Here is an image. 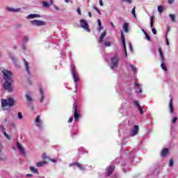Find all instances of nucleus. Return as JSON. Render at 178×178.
I'll return each mask as SVG.
<instances>
[{
	"mask_svg": "<svg viewBox=\"0 0 178 178\" xmlns=\"http://www.w3.org/2000/svg\"><path fill=\"white\" fill-rule=\"evenodd\" d=\"M93 9H95V10H96V12L99 10V9H98V8H97L96 6H93Z\"/></svg>",
	"mask_w": 178,
	"mask_h": 178,
	"instance_id": "nucleus-52",
	"label": "nucleus"
},
{
	"mask_svg": "<svg viewBox=\"0 0 178 178\" xmlns=\"http://www.w3.org/2000/svg\"><path fill=\"white\" fill-rule=\"evenodd\" d=\"M131 13L134 15V17L136 19L137 17V15H136V7H134V8L131 10Z\"/></svg>",
	"mask_w": 178,
	"mask_h": 178,
	"instance_id": "nucleus-32",
	"label": "nucleus"
},
{
	"mask_svg": "<svg viewBox=\"0 0 178 178\" xmlns=\"http://www.w3.org/2000/svg\"><path fill=\"white\" fill-rule=\"evenodd\" d=\"M1 73L3 74V79L5 80V82L3 83V87L6 91H8V92H12L13 91V73L12 72L1 68Z\"/></svg>",
	"mask_w": 178,
	"mask_h": 178,
	"instance_id": "nucleus-1",
	"label": "nucleus"
},
{
	"mask_svg": "<svg viewBox=\"0 0 178 178\" xmlns=\"http://www.w3.org/2000/svg\"><path fill=\"white\" fill-rule=\"evenodd\" d=\"M98 26H102V22H101V19H97Z\"/></svg>",
	"mask_w": 178,
	"mask_h": 178,
	"instance_id": "nucleus-43",
	"label": "nucleus"
},
{
	"mask_svg": "<svg viewBox=\"0 0 178 178\" xmlns=\"http://www.w3.org/2000/svg\"><path fill=\"white\" fill-rule=\"evenodd\" d=\"M77 13H79V15H81V10H80V8H77Z\"/></svg>",
	"mask_w": 178,
	"mask_h": 178,
	"instance_id": "nucleus-45",
	"label": "nucleus"
},
{
	"mask_svg": "<svg viewBox=\"0 0 178 178\" xmlns=\"http://www.w3.org/2000/svg\"><path fill=\"white\" fill-rule=\"evenodd\" d=\"M80 24L81 27H82L83 30H86V31H88V33H90L91 31V30L88 28V23H87L86 19H81Z\"/></svg>",
	"mask_w": 178,
	"mask_h": 178,
	"instance_id": "nucleus-7",
	"label": "nucleus"
},
{
	"mask_svg": "<svg viewBox=\"0 0 178 178\" xmlns=\"http://www.w3.org/2000/svg\"><path fill=\"white\" fill-rule=\"evenodd\" d=\"M44 165H47V161H40L36 163V166H38V168H41L44 166Z\"/></svg>",
	"mask_w": 178,
	"mask_h": 178,
	"instance_id": "nucleus-25",
	"label": "nucleus"
},
{
	"mask_svg": "<svg viewBox=\"0 0 178 178\" xmlns=\"http://www.w3.org/2000/svg\"><path fill=\"white\" fill-rule=\"evenodd\" d=\"M129 48L131 49V51L133 52V47L131 46V43L129 44Z\"/></svg>",
	"mask_w": 178,
	"mask_h": 178,
	"instance_id": "nucleus-50",
	"label": "nucleus"
},
{
	"mask_svg": "<svg viewBox=\"0 0 178 178\" xmlns=\"http://www.w3.org/2000/svg\"><path fill=\"white\" fill-rule=\"evenodd\" d=\"M176 122H177V117H175L172 120V123H176Z\"/></svg>",
	"mask_w": 178,
	"mask_h": 178,
	"instance_id": "nucleus-40",
	"label": "nucleus"
},
{
	"mask_svg": "<svg viewBox=\"0 0 178 178\" xmlns=\"http://www.w3.org/2000/svg\"><path fill=\"white\" fill-rule=\"evenodd\" d=\"M154 19H155L154 16L151 17V21H150V28L152 29L154 27Z\"/></svg>",
	"mask_w": 178,
	"mask_h": 178,
	"instance_id": "nucleus-30",
	"label": "nucleus"
},
{
	"mask_svg": "<svg viewBox=\"0 0 178 178\" xmlns=\"http://www.w3.org/2000/svg\"><path fill=\"white\" fill-rule=\"evenodd\" d=\"M101 30H104V26H99V31H101Z\"/></svg>",
	"mask_w": 178,
	"mask_h": 178,
	"instance_id": "nucleus-47",
	"label": "nucleus"
},
{
	"mask_svg": "<svg viewBox=\"0 0 178 178\" xmlns=\"http://www.w3.org/2000/svg\"><path fill=\"white\" fill-rule=\"evenodd\" d=\"M22 48H23L24 51H26V46L24 45V46L22 47Z\"/></svg>",
	"mask_w": 178,
	"mask_h": 178,
	"instance_id": "nucleus-61",
	"label": "nucleus"
},
{
	"mask_svg": "<svg viewBox=\"0 0 178 178\" xmlns=\"http://www.w3.org/2000/svg\"><path fill=\"white\" fill-rule=\"evenodd\" d=\"M50 161H51L52 162H54V163H56V160L55 159H49Z\"/></svg>",
	"mask_w": 178,
	"mask_h": 178,
	"instance_id": "nucleus-54",
	"label": "nucleus"
},
{
	"mask_svg": "<svg viewBox=\"0 0 178 178\" xmlns=\"http://www.w3.org/2000/svg\"><path fill=\"white\" fill-rule=\"evenodd\" d=\"M24 66H25V69L27 72V74H29V76L31 75V72H30V65L29 64V62H27L26 60V59H24Z\"/></svg>",
	"mask_w": 178,
	"mask_h": 178,
	"instance_id": "nucleus-13",
	"label": "nucleus"
},
{
	"mask_svg": "<svg viewBox=\"0 0 178 178\" xmlns=\"http://www.w3.org/2000/svg\"><path fill=\"white\" fill-rule=\"evenodd\" d=\"M35 123H38L37 124V126L38 127H41L42 124V122H41V120H40V115H37L35 120Z\"/></svg>",
	"mask_w": 178,
	"mask_h": 178,
	"instance_id": "nucleus-18",
	"label": "nucleus"
},
{
	"mask_svg": "<svg viewBox=\"0 0 178 178\" xmlns=\"http://www.w3.org/2000/svg\"><path fill=\"white\" fill-rule=\"evenodd\" d=\"M54 4V0H50L49 3L44 1H42V6L43 8H49V6H51V5Z\"/></svg>",
	"mask_w": 178,
	"mask_h": 178,
	"instance_id": "nucleus-16",
	"label": "nucleus"
},
{
	"mask_svg": "<svg viewBox=\"0 0 178 178\" xmlns=\"http://www.w3.org/2000/svg\"><path fill=\"white\" fill-rule=\"evenodd\" d=\"M17 147L19 152L21 154H22V155H24V156H26V151H24V148H23V147L20 145V143L19 142L17 143Z\"/></svg>",
	"mask_w": 178,
	"mask_h": 178,
	"instance_id": "nucleus-11",
	"label": "nucleus"
},
{
	"mask_svg": "<svg viewBox=\"0 0 178 178\" xmlns=\"http://www.w3.org/2000/svg\"><path fill=\"white\" fill-rule=\"evenodd\" d=\"M169 166H170V167L173 166V159H170V160Z\"/></svg>",
	"mask_w": 178,
	"mask_h": 178,
	"instance_id": "nucleus-39",
	"label": "nucleus"
},
{
	"mask_svg": "<svg viewBox=\"0 0 178 178\" xmlns=\"http://www.w3.org/2000/svg\"><path fill=\"white\" fill-rule=\"evenodd\" d=\"M122 2H127V3H131V0H122Z\"/></svg>",
	"mask_w": 178,
	"mask_h": 178,
	"instance_id": "nucleus-42",
	"label": "nucleus"
},
{
	"mask_svg": "<svg viewBox=\"0 0 178 178\" xmlns=\"http://www.w3.org/2000/svg\"><path fill=\"white\" fill-rule=\"evenodd\" d=\"M167 44L169 45V40H168V39H167Z\"/></svg>",
	"mask_w": 178,
	"mask_h": 178,
	"instance_id": "nucleus-64",
	"label": "nucleus"
},
{
	"mask_svg": "<svg viewBox=\"0 0 178 178\" xmlns=\"http://www.w3.org/2000/svg\"><path fill=\"white\" fill-rule=\"evenodd\" d=\"M111 24L112 27H113V29H115V25L113 24V22H111Z\"/></svg>",
	"mask_w": 178,
	"mask_h": 178,
	"instance_id": "nucleus-58",
	"label": "nucleus"
},
{
	"mask_svg": "<svg viewBox=\"0 0 178 178\" xmlns=\"http://www.w3.org/2000/svg\"><path fill=\"white\" fill-rule=\"evenodd\" d=\"M29 169L33 172V173H36L37 175H38V169L34 168L33 166H31Z\"/></svg>",
	"mask_w": 178,
	"mask_h": 178,
	"instance_id": "nucleus-27",
	"label": "nucleus"
},
{
	"mask_svg": "<svg viewBox=\"0 0 178 178\" xmlns=\"http://www.w3.org/2000/svg\"><path fill=\"white\" fill-rule=\"evenodd\" d=\"M16 26L17 27H22V25L21 24H17Z\"/></svg>",
	"mask_w": 178,
	"mask_h": 178,
	"instance_id": "nucleus-62",
	"label": "nucleus"
},
{
	"mask_svg": "<svg viewBox=\"0 0 178 178\" xmlns=\"http://www.w3.org/2000/svg\"><path fill=\"white\" fill-rule=\"evenodd\" d=\"M40 102H43L44 99L45 98V97L44 96V90L42 89V88H40Z\"/></svg>",
	"mask_w": 178,
	"mask_h": 178,
	"instance_id": "nucleus-19",
	"label": "nucleus"
},
{
	"mask_svg": "<svg viewBox=\"0 0 178 178\" xmlns=\"http://www.w3.org/2000/svg\"><path fill=\"white\" fill-rule=\"evenodd\" d=\"M3 134H4L6 138H7V140H10V136H9V135L6 132H4Z\"/></svg>",
	"mask_w": 178,
	"mask_h": 178,
	"instance_id": "nucleus-37",
	"label": "nucleus"
},
{
	"mask_svg": "<svg viewBox=\"0 0 178 178\" xmlns=\"http://www.w3.org/2000/svg\"><path fill=\"white\" fill-rule=\"evenodd\" d=\"M135 88L136 90H138L139 94H141V92H143V90L141 89V86H140V83L136 82L135 83Z\"/></svg>",
	"mask_w": 178,
	"mask_h": 178,
	"instance_id": "nucleus-21",
	"label": "nucleus"
},
{
	"mask_svg": "<svg viewBox=\"0 0 178 178\" xmlns=\"http://www.w3.org/2000/svg\"><path fill=\"white\" fill-rule=\"evenodd\" d=\"M26 99L28 102H33V97L30 95H26Z\"/></svg>",
	"mask_w": 178,
	"mask_h": 178,
	"instance_id": "nucleus-28",
	"label": "nucleus"
},
{
	"mask_svg": "<svg viewBox=\"0 0 178 178\" xmlns=\"http://www.w3.org/2000/svg\"><path fill=\"white\" fill-rule=\"evenodd\" d=\"M168 154H169V149L168 148L163 149L161 152V156H165V155H168Z\"/></svg>",
	"mask_w": 178,
	"mask_h": 178,
	"instance_id": "nucleus-22",
	"label": "nucleus"
},
{
	"mask_svg": "<svg viewBox=\"0 0 178 178\" xmlns=\"http://www.w3.org/2000/svg\"><path fill=\"white\" fill-rule=\"evenodd\" d=\"M121 40L122 41V45L124 49L125 58H127V49H126V39L124 38V34H123V31H121Z\"/></svg>",
	"mask_w": 178,
	"mask_h": 178,
	"instance_id": "nucleus-8",
	"label": "nucleus"
},
{
	"mask_svg": "<svg viewBox=\"0 0 178 178\" xmlns=\"http://www.w3.org/2000/svg\"><path fill=\"white\" fill-rule=\"evenodd\" d=\"M104 45H105V47H111V42H106L104 43Z\"/></svg>",
	"mask_w": 178,
	"mask_h": 178,
	"instance_id": "nucleus-41",
	"label": "nucleus"
},
{
	"mask_svg": "<svg viewBox=\"0 0 178 178\" xmlns=\"http://www.w3.org/2000/svg\"><path fill=\"white\" fill-rule=\"evenodd\" d=\"M18 118L19 119H23V114H22V112L18 113Z\"/></svg>",
	"mask_w": 178,
	"mask_h": 178,
	"instance_id": "nucleus-38",
	"label": "nucleus"
},
{
	"mask_svg": "<svg viewBox=\"0 0 178 178\" xmlns=\"http://www.w3.org/2000/svg\"><path fill=\"white\" fill-rule=\"evenodd\" d=\"M54 9H56V10H59V8L54 6Z\"/></svg>",
	"mask_w": 178,
	"mask_h": 178,
	"instance_id": "nucleus-59",
	"label": "nucleus"
},
{
	"mask_svg": "<svg viewBox=\"0 0 178 178\" xmlns=\"http://www.w3.org/2000/svg\"><path fill=\"white\" fill-rule=\"evenodd\" d=\"M2 154V145H0V154Z\"/></svg>",
	"mask_w": 178,
	"mask_h": 178,
	"instance_id": "nucleus-55",
	"label": "nucleus"
},
{
	"mask_svg": "<svg viewBox=\"0 0 178 178\" xmlns=\"http://www.w3.org/2000/svg\"><path fill=\"white\" fill-rule=\"evenodd\" d=\"M81 118L80 112L79 111V107L77 106V103H75L74 108V119L75 122H78L79 119Z\"/></svg>",
	"mask_w": 178,
	"mask_h": 178,
	"instance_id": "nucleus-6",
	"label": "nucleus"
},
{
	"mask_svg": "<svg viewBox=\"0 0 178 178\" xmlns=\"http://www.w3.org/2000/svg\"><path fill=\"white\" fill-rule=\"evenodd\" d=\"M170 113L173 115V99L171 97L169 103Z\"/></svg>",
	"mask_w": 178,
	"mask_h": 178,
	"instance_id": "nucleus-17",
	"label": "nucleus"
},
{
	"mask_svg": "<svg viewBox=\"0 0 178 178\" xmlns=\"http://www.w3.org/2000/svg\"><path fill=\"white\" fill-rule=\"evenodd\" d=\"M123 29L125 33H129V23H127V22L124 23Z\"/></svg>",
	"mask_w": 178,
	"mask_h": 178,
	"instance_id": "nucleus-23",
	"label": "nucleus"
},
{
	"mask_svg": "<svg viewBox=\"0 0 178 178\" xmlns=\"http://www.w3.org/2000/svg\"><path fill=\"white\" fill-rule=\"evenodd\" d=\"M31 23L33 26H45V24H47V22L44 21L37 20V19L31 21Z\"/></svg>",
	"mask_w": 178,
	"mask_h": 178,
	"instance_id": "nucleus-9",
	"label": "nucleus"
},
{
	"mask_svg": "<svg viewBox=\"0 0 178 178\" xmlns=\"http://www.w3.org/2000/svg\"><path fill=\"white\" fill-rule=\"evenodd\" d=\"M119 62H120V57L118 53H115L113 57L111 58L110 68L112 70L119 67Z\"/></svg>",
	"mask_w": 178,
	"mask_h": 178,
	"instance_id": "nucleus-2",
	"label": "nucleus"
},
{
	"mask_svg": "<svg viewBox=\"0 0 178 178\" xmlns=\"http://www.w3.org/2000/svg\"><path fill=\"white\" fill-rule=\"evenodd\" d=\"M24 41H25L26 42H27V41H29V38H28V37H26V38H24Z\"/></svg>",
	"mask_w": 178,
	"mask_h": 178,
	"instance_id": "nucleus-57",
	"label": "nucleus"
},
{
	"mask_svg": "<svg viewBox=\"0 0 178 178\" xmlns=\"http://www.w3.org/2000/svg\"><path fill=\"white\" fill-rule=\"evenodd\" d=\"M8 10H10V12H19L20 10V8H17V9L8 8Z\"/></svg>",
	"mask_w": 178,
	"mask_h": 178,
	"instance_id": "nucleus-34",
	"label": "nucleus"
},
{
	"mask_svg": "<svg viewBox=\"0 0 178 178\" xmlns=\"http://www.w3.org/2000/svg\"><path fill=\"white\" fill-rule=\"evenodd\" d=\"M159 52L160 54V58L161 59V67L164 70V72H168V67H166V65H165V57L163 56V51H162V48L159 49Z\"/></svg>",
	"mask_w": 178,
	"mask_h": 178,
	"instance_id": "nucleus-4",
	"label": "nucleus"
},
{
	"mask_svg": "<svg viewBox=\"0 0 178 178\" xmlns=\"http://www.w3.org/2000/svg\"><path fill=\"white\" fill-rule=\"evenodd\" d=\"M35 17H41V15L38 14H31L28 15L27 19H35Z\"/></svg>",
	"mask_w": 178,
	"mask_h": 178,
	"instance_id": "nucleus-20",
	"label": "nucleus"
},
{
	"mask_svg": "<svg viewBox=\"0 0 178 178\" xmlns=\"http://www.w3.org/2000/svg\"><path fill=\"white\" fill-rule=\"evenodd\" d=\"M134 104L138 108V109L140 111V114L143 115L144 113V110L143 109V107H141V105H140V103H138V102H137V101H135L134 102Z\"/></svg>",
	"mask_w": 178,
	"mask_h": 178,
	"instance_id": "nucleus-14",
	"label": "nucleus"
},
{
	"mask_svg": "<svg viewBox=\"0 0 178 178\" xmlns=\"http://www.w3.org/2000/svg\"><path fill=\"white\" fill-rule=\"evenodd\" d=\"M106 35V32H103L99 37V42H102Z\"/></svg>",
	"mask_w": 178,
	"mask_h": 178,
	"instance_id": "nucleus-24",
	"label": "nucleus"
},
{
	"mask_svg": "<svg viewBox=\"0 0 178 178\" xmlns=\"http://www.w3.org/2000/svg\"><path fill=\"white\" fill-rule=\"evenodd\" d=\"M139 131H140V127L138 125H135L131 133V137H134V136H137L138 134Z\"/></svg>",
	"mask_w": 178,
	"mask_h": 178,
	"instance_id": "nucleus-10",
	"label": "nucleus"
},
{
	"mask_svg": "<svg viewBox=\"0 0 178 178\" xmlns=\"http://www.w3.org/2000/svg\"><path fill=\"white\" fill-rule=\"evenodd\" d=\"M72 122H73V118H70L68 120V123H72Z\"/></svg>",
	"mask_w": 178,
	"mask_h": 178,
	"instance_id": "nucleus-48",
	"label": "nucleus"
},
{
	"mask_svg": "<svg viewBox=\"0 0 178 178\" xmlns=\"http://www.w3.org/2000/svg\"><path fill=\"white\" fill-rule=\"evenodd\" d=\"M88 16H89V17H92V15L91 14V12H88Z\"/></svg>",
	"mask_w": 178,
	"mask_h": 178,
	"instance_id": "nucleus-56",
	"label": "nucleus"
},
{
	"mask_svg": "<svg viewBox=\"0 0 178 178\" xmlns=\"http://www.w3.org/2000/svg\"><path fill=\"white\" fill-rule=\"evenodd\" d=\"M173 2H175V0H168V3H170V5H172Z\"/></svg>",
	"mask_w": 178,
	"mask_h": 178,
	"instance_id": "nucleus-46",
	"label": "nucleus"
},
{
	"mask_svg": "<svg viewBox=\"0 0 178 178\" xmlns=\"http://www.w3.org/2000/svg\"><path fill=\"white\" fill-rule=\"evenodd\" d=\"M152 31L153 34H156V29L155 28H153L152 29Z\"/></svg>",
	"mask_w": 178,
	"mask_h": 178,
	"instance_id": "nucleus-44",
	"label": "nucleus"
},
{
	"mask_svg": "<svg viewBox=\"0 0 178 178\" xmlns=\"http://www.w3.org/2000/svg\"><path fill=\"white\" fill-rule=\"evenodd\" d=\"M158 11L159 12V13H162V12H163V8L162 7V6H158Z\"/></svg>",
	"mask_w": 178,
	"mask_h": 178,
	"instance_id": "nucleus-33",
	"label": "nucleus"
},
{
	"mask_svg": "<svg viewBox=\"0 0 178 178\" xmlns=\"http://www.w3.org/2000/svg\"><path fill=\"white\" fill-rule=\"evenodd\" d=\"M26 177H33V175L31 174H27Z\"/></svg>",
	"mask_w": 178,
	"mask_h": 178,
	"instance_id": "nucleus-53",
	"label": "nucleus"
},
{
	"mask_svg": "<svg viewBox=\"0 0 178 178\" xmlns=\"http://www.w3.org/2000/svg\"><path fill=\"white\" fill-rule=\"evenodd\" d=\"M143 31L145 35L146 40H147V41L152 42V40H151V36H149V35H148V33H147L144 29H143Z\"/></svg>",
	"mask_w": 178,
	"mask_h": 178,
	"instance_id": "nucleus-26",
	"label": "nucleus"
},
{
	"mask_svg": "<svg viewBox=\"0 0 178 178\" xmlns=\"http://www.w3.org/2000/svg\"><path fill=\"white\" fill-rule=\"evenodd\" d=\"M42 158H43V159H47V154H43V155H42Z\"/></svg>",
	"mask_w": 178,
	"mask_h": 178,
	"instance_id": "nucleus-51",
	"label": "nucleus"
},
{
	"mask_svg": "<svg viewBox=\"0 0 178 178\" xmlns=\"http://www.w3.org/2000/svg\"><path fill=\"white\" fill-rule=\"evenodd\" d=\"M70 71L72 74L74 83H78L79 76H77V72H76V65L74 64L71 65Z\"/></svg>",
	"mask_w": 178,
	"mask_h": 178,
	"instance_id": "nucleus-5",
	"label": "nucleus"
},
{
	"mask_svg": "<svg viewBox=\"0 0 178 178\" xmlns=\"http://www.w3.org/2000/svg\"><path fill=\"white\" fill-rule=\"evenodd\" d=\"M6 157H5V156H3V154H0V161H6Z\"/></svg>",
	"mask_w": 178,
	"mask_h": 178,
	"instance_id": "nucleus-35",
	"label": "nucleus"
},
{
	"mask_svg": "<svg viewBox=\"0 0 178 178\" xmlns=\"http://www.w3.org/2000/svg\"><path fill=\"white\" fill-rule=\"evenodd\" d=\"M115 170V165H110L107 168V176H111Z\"/></svg>",
	"mask_w": 178,
	"mask_h": 178,
	"instance_id": "nucleus-15",
	"label": "nucleus"
},
{
	"mask_svg": "<svg viewBox=\"0 0 178 178\" xmlns=\"http://www.w3.org/2000/svg\"><path fill=\"white\" fill-rule=\"evenodd\" d=\"M0 128H1V131H2V132H3V133H6V129H5V127H3V125H1V126H0Z\"/></svg>",
	"mask_w": 178,
	"mask_h": 178,
	"instance_id": "nucleus-36",
	"label": "nucleus"
},
{
	"mask_svg": "<svg viewBox=\"0 0 178 178\" xmlns=\"http://www.w3.org/2000/svg\"><path fill=\"white\" fill-rule=\"evenodd\" d=\"M170 17L172 22H176V15H175L170 14Z\"/></svg>",
	"mask_w": 178,
	"mask_h": 178,
	"instance_id": "nucleus-31",
	"label": "nucleus"
},
{
	"mask_svg": "<svg viewBox=\"0 0 178 178\" xmlns=\"http://www.w3.org/2000/svg\"><path fill=\"white\" fill-rule=\"evenodd\" d=\"M15 105V99L13 97H9L8 99H1V106L2 108H6V106H13Z\"/></svg>",
	"mask_w": 178,
	"mask_h": 178,
	"instance_id": "nucleus-3",
	"label": "nucleus"
},
{
	"mask_svg": "<svg viewBox=\"0 0 178 178\" xmlns=\"http://www.w3.org/2000/svg\"><path fill=\"white\" fill-rule=\"evenodd\" d=\"M97 13H99V15H101V10H99L97 11Z\"/></svg>",
	"mask_w": 178,
	"mask_h": 178,
	"instance_id": "nucleus-63",
	"label": "nucleus"
},
{
	"mask_svg": "<svg viewBox=\"0 0 178 178\" xmlns=\"http://www.w3.org/2000/svg\"><path fill=\"white\" fill-rule=\"evenodd\" d=\"M4 122H5L6 123H7V122H8V118H5V119H4Z\"/></svg>",
	"mask_w": 178,
	"mask_h": 178,
	"instance_id": "nucleus-60",
	"label": "nucleus"
},
{
	"mask_svg": "<svg viewBox=\"0 0 178 178\" xmlns=\"http://www.w3.org/2000/svg\"><path fill=\"white\" fill-rule=\"evenodd\" d=\"M129 66L131 69V72L133 73H136V72L137 71V67H136L134 65H133V64H129Z\"/></svg>",
	"mask_w": 178,
	"mask_h": 178,
	"instance_id": "nucleus-29",
	"label": "nucleus"
},
{
	"mask_svg": "<svg viewBox=\"0 0 178 178\" xmlns=\"http://www.w3.org/2000/svg\"><path fill=\"white\" fill-rule=\"evenodd\" d=\"M99 5L100 6H104V3L102 2V0H99Z\"/></svg>",
	"mask_w": 178,
	"mask_h": 178,
	"instance_id": "nucleus-49",
	"label": "nucleus"
},
{
	"mask_svg": "<svg viewBox=\"0 0 178 178\" xmlns=\"http://www.w3.org/2000/svg\"><path fill=\"white\" fill-rule=\"evenodd\" d=\"M72 166H77L81 170H84L86 169L80 163H73L70 164V168H72Z\"/></svg>",
	"mask_w": 178,
	"mask_h": 178,
	"instance_id": "nucleus-12",
	"label": "nucleus"
}]
</instances>
